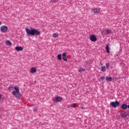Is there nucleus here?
<instances>
[{
  "mask_svg": "<svg viewBox=\"0 0 129 129\" xmlns=\"http://www.w3.org/2000/svg\"><path fill=\"white\" fill-rule=\"evenodd\" d=\"M2 97V95L0 94V100H1Z\"/></svg>",
  "mask_w": 129,
  "mask_h": 129,
  "instance_id": "cd10ccee",
  "label": "nucleus"
},
{
  "mask_svg": "<svg viewBox=\"0 0 129 129\" xmlns=\"http://www.w3.org/2000/svg\"><path fill=\"white\" fill-rule=\"evenodd\" d=\"M111 33V30L110 29H107L106 30V34H110Z\"/></svg>",
  "mask_w": 129,
  "mask_h": 129,
  "instance_id": "6ab92c4d",
  "label": "nucleus"
},
{
  "mask_svg": "<svg viewBox=\"0 0 129 129\" xmlns=\"http://www.w3.org/2000/svg\"><path fill=\"white\" fill-rule=\"evenodd\" d=\"M14 87L13 86H10L8 88V90L10 91H12Z\"/></svg>",
  "mask_w": 129,
  "mask_h": 129,
  "instance_id": "4be33fe9",
  "label": "nucleus"
},
{
  "mask_svg": "<svg viewBox=\"0 0 129 129\" xmlns=\"http://www.w3.org/2000/svg\"><path fill=\"white\" fill-rule=\"evenodd\" d=\"M127 116H128V114L127 113H124L122 114V115H121V118H126V117Z\"/></svg>",
  "mask_w": 129,
  "mask_h": 129,
  "instance_id": "ddd939ff",
  "label": "nucleus"
},
{
  "mask_svg": "<svg viewBox=\"0 0 129 129\" xmlns=\"http://www.w3.org/2000/svg\"><path fill=\"white\" fill-rule=\"evenodd\" d=\"M53 38H57V37H58V35L56 33H54L53 34Z\"/></svg>",
  "mask_w": 129,
  "mask_h": 129,
  "instance_id": "412c9836",
  "label": "nucleus"
},
{
  "mask_svg": "<svg viewBox=\"0 0 129 129\" xmlns=\"http://www.w3.org/2000/svg\"><path fill=\"white\" fill-rule=\"evenodd\" d=\"M90 39L91 40V41H92V42H96L97 41V38L94 35L90 36Z\"/></svg>",
  "mask_w": 129,
  "mask_h": 129,
  "instance_id": "423d86ee",
  "label": "nucleus"
},
{
  "mask_svg": "<svg viewBox=\"0 0 129 129\" xmlns=\"http://www.w3.org/2000/svg\"><path fill=\"white\" fill-rule=\"evenodd\" d=\"M68 108H72V106L70 105L68 106Z\"/></svg>",
  "mask_w": 129,
  "mask_h": 129,
  "instance_id": "bb28decb",
  "label": "nucleus"
},
{
  "mask_svg": "<svg viewBox=\"0 0 129 129\" xmlns=\"http://www.w3.org/2000/svg\"><path fill=\"white\" fill-rule=\"evenodd\" d=\"M77 103H74V104H73V108H77Z\"/></svg>",
  "mask_w": 129,
  "mask_h": 129,
  "instance_id": "b1692460",
  "label": "nucleus"
},
{
  "mask_svg": "<svg viewBox=\"0 0 129 129\" xmlns=\"http://www.w3.org/2000/svg\"><path fill=\"white\" fill-rule=\"evenodd\" d=\"M79 71L80 73H83L85 71V70L84 69L81 68L79 70Z\"/></svg>",
  "mask_w": 129,
  "mask_h": 129,
  "instance_id": "aec40b11",
  "label": "nucleus"
},
{
  "mask_svg": "<svg viewBox=\"0 0 129 129\" xmlns=\"http://www.w3.org/2000/svg\"><path fill=\"white\" fill-rule=\"evenodd\" d=\"M57 59L58 60L61 61L62 60L61 54H59L57 55Z\"/></svg>",
  "mask_w": 129,
  "mask_h": 129,
  "instance_id": "2eb2a0df",
  "label": "nucleus"
},
{
  "mask_svg": "<svg viewBox=\"0 0 129 129\" xmlns=\"http://www.w3.org/2000/svg\"><path fill=\"white\" fill-rule=\"evenodd\" d=\"M92 13H93V14H99L100 13V10L98 9H92L91 10Z\"/></svg>",
  "mask_w": 129,
  "mask_h": 129,
  "instance_id": "0eeeda50",
  "label": "nucleus"
},
{
  "mask_svg": "<svg viewBox=\"0 0 129 129\" xmlns=\"http://www.w3.org/2000/svg\"><path fill=\"white\" fill-rule=\"evenodd\" d=\"M6 45H7L8 46H11V45H12V43H11V41H10L9 40L6 41Z\"/></svg>",
  "mask_w": 129,
  "mask_h": 129,
  "instance_id": "4468645a",
  "label": "nucleus"
},
{
  "mask_svg": "<svg viewBox=\"0 0 129 129\" xmlns=\"http://www.w3.org/2000/svg\"><path fill=\"white\" fill-rule=\"evenodd\" d=\"M14 89L16 91H13L12 92L13 95L14 96H15L16 98L20 99V98L21 97V94L19 93L20 90L18 87L15 86L14 87Z\"/></svg>",
  "mask_w": 129,
  "mask_h": 129,
  "instance_id": "f03ea898",
  "label": "nucleus"
},
{
  "mask_svg": "<svg viewBox=\"0 0 129 129\" xmlns=\"http://www.w3.org/2000/svg\"><path fill=\"white\" fill-rule=\"evenodd\" d=\"M127 108L129 109V105H127Z\"/></svg>",
  "mask_w": 129,
  "mask_h": 129,
  "instance_id": "c85d7f7f",
  "label": "nucleus"
},
{
  "mask_svg": "<svg viewBox=\"0 0 129 129\" xmlns=\"http://www.w3.org/2000/svg\"><path fill=\"white\" fill-rule=\"evenodd\" d=\"M15 50L18 51H23V48L22 46H17L15 47Z\"/></svg>",
  "mask_w": 129,
  "mask_h": 129,
  "instance_id": "1a4fd4ad",
  "label": "nucleus"
},
{
  "mask_svg": "<svg viewBox=\"0 0 129 129\" xmlns=\"http://www.w3.org/2000/svg\"><path fill=\"white\" fill-rule=\"evenodd\" d=\"M110 105L112 106V107L116 108L117 107H119L120 103L117 101H115V102H111Z\"/></svg>",
  "mask_w": 129,
  "mask_h": 129,
  "instance_id": "20e7f679",
  "label": "nucleus"
},
{
  "mask_svg": "<svg viewBox=\"0 0 129 129\" xmlns=\"http://www.w3.org/2000/svg\"><path fill=\"white\" fill-rule=\"evenodd\" d=\"M101 35H106V32L105 30H102L101 32Z\"/></svg>",
  "mask_w": 129,
  "mask_h": 129,
  "instance_id": "a211bd4d",
  "label": "nucleus"
},
{
  "mask_svg": "<svg viewBox=\"0 0 129 129\" xmlns=\"http://www.w3.org/2000/svg\"><path fill=\"white\" fill-rule=\"evenodd\" d=\"M113 79L112 77H106V81L107 82H111L112 81Z\"/></svg>",
  "mask_w": 129,
  "mask_h": 129,
  "instance_id": "f8f14e48",
  "label": "nucleus"
},
{
  "mask_svg": "<svg viewBox=\"0 0 129 129\" xmlns=\"http://www.w3.org/2000/svg\"><path fill=\"white\" fill-rule=\"evenodd\" d=\"M127 107L128 105H127L126 104H123L121 105V108L123 110H126Z\"/></svg>",
  "mask_w": 129,
  "mask_h": 129,
  "instance_id": "9b49d317",
  "label": "nucleus"
},
{
  "mask_svg": "<svg viewBox=\"0 0 129 129\" xmlns=\"http://www.w3.org/2000/svg\"><path fill=\"white\" fill-rule=\"evenodd\" d=\"M106 66V69H108L109 67H110V64L109 63H106L105 64Z\"/></svg>",
  "mask_w": 129,
  "mask_h": 129,
  "instance_id": "5701e85b",
  "label": "nucleus"
},
{
  "mask_svg": "<svg viewBox=\"0 0 129 129\" xmlns=\"http://www.w3.org/2000/svg\"><path fill=\"white\" fill-rule=\"evenodd\" d=\"M26 32L28 36H39L41 34L40 31L36 29L26 28Z\"/></svg>",
  "mask_w": 129,
  "mask_h": 129,
  "instance_id": "f257e3e1",
  "label": "nucleus"
},
{
  "mask_svg": "<svg viewBox=\"0 0 129 129\" xmlns=\"http://www.w3.org/2000/svg\"><path fill=\"white\" fill-rule=\"evenodd\" d=\"M104 79H105V77H101L100 78V80H101L103 81V80H104Z\"/></svg>",
  "mask_w": 129,
  "mask_h": 129,
  "instance_id": "393cba45",
  "label": "nucleus"
},
{
  "mask_svg": "<svg viewBox=\"0 0 129 129\" xmlns=\"http://www.w3.org/2000/svg\"><path fill=\"white\" fill-rule=\"evenodd\" d=\"M0 26H1V23H0Z\"/></svg>",
  "mask_w": 129,
  "mask_h": 129,
  "instance_id": "7c9ffc66",
  "label": "nucleus"
},
{
  "mask_svg": "<svg viewBox=\"0 0 129 129\" xmlns=\"http://www.w3.org/2000/svg\"><path fill=\"white\" fill-rule=\"evenodd\" d=\"M34 110L36 112L37 111V108L36 107L34 108Z\"/></svg>",
  "mask_w": 129,
  "mask_h": 129,
  "instance_id": "a878e982",
  "label": "nucleus"
},
{
  "mask_svg": "<svg viewBox=\"0 0 129 129\" xmlns=\"http://www.w3.org/2000/svg\"><path fill=\"white\" fill-rule=\"evenodd\" d=\"M62 100V98L60 96H57L55 98H53L52 101L54 103H56L57 102H61Z\"/></svg>",
  "mask_w": 129,
  "mask_h": 129,
  "instance_id": "7ed1b4c3",
  "label": "nucleus"
},
{
  "mask_svg": "<svg viewBox=\"0 0 129 129\" xmlns=\"http://www.w3.org/2000/svg\"><path fill=\"white\" fill-rule=\"evenodd\" d=\"M106 50L108 54H109L110 51H109V49L108 44H107V45L106 46Z\"/></svg>",
  "mask_w": 129,
  "mask_h": 129,
  "instance_id": "dca6fc26",
  "label": "nucleus"
},
{
  "mask_svg": "<svg viewBox=\"0 0 129 129\" xmlns=\"http://www.w3.org/2000/svg\"><path fill=\"white\" fill-rule=\"evenodd\" d=\"M101 71L103 72H104L106 71V67L105 66H102L101 67Z\"/></svg>",
  "mask_w": 129,
  "mask_h": 129,
  "instance_id": "f3484780",
  "label": "nucleus"
},
{
  "mask_svg": "<svg viewBox=\"0 0 129 129\" xmlns=\"http://www.w3.org/2000/svg\"><path fill=\"white\" fill-rule=\"evenodd\" d=\"M67 55V53H64L62 54V59L64 61H67L68 59L66 57Z\"/></svg>",
  "mask_w": 129,
  "mask_h": 129,
  "instance_id": "9d476101",
  "label": "nucleus"
},
{
  "mask_svg": "<svg viewBox=\"0 0 129 129\" xmlns=\"http://www.w3.org/2000/svg\"><path fill=\"white\" fill-rule=\"evenodd\" d=\"M37 70L34 67H32L30 69V73L33 74L35 73H36Z\"/></svg>",
  "mask_w": 129,
  "mask_h": 129,
  "instance_id": "6e6552de",
  "label": "nucleus"
},
{
  "mask_svg": "<svg viewBox=\"0 0 129 129\" xmlns=\"http://www.w3.org/2000/svg\"><path fill=\"white\" fill-rule=\"evenodd\" d=\"M8 27L6 26H2L1 27V30L3 33H6L8 31Z\"/></svg>",
  "mask_w": 129,
  "mask_h": 129,
  "instance_id": "39448f33",
  "label": "nucleus"
},
{
  "mask_svg": "<svg viewBox=\"0 0 129 129\" xmlns=\"http://www.w3.org/2000/svg\"><path fill=\"white\" fill-rule=\"evenodd\" d=\"M82 109H84V107H82Z\"/></svg>",
  "mask_w": 129,
  "mask_h": 129,
  "instance_id": "c756f323",
  "label": "nucleus"
}]
</instances>
